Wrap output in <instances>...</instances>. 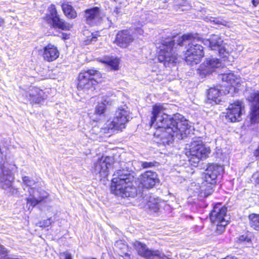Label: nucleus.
Segmentation results:
<instances>
[{"instance_id": "obj_3", "label": "nucleus", "mask_w": 259, "mask_h": 259, "mask_svg": "<svg viewBox=\"0 0 259 259\" xmlns=\"http://www.w3.org/2000/svg\"><path fill=\"white\" fill-rule=\"evenodd\" d=\"M134 177L124 170H119L113 175L111 191L115 195L122 197H134L137 195V189L133 182Z\"/></svg>"}, {"instance_id": "obj_26", "label": "nucleus", "mask_w": 259, "mask_h": 259, "mask_svg": "<svg viewBox=\"0 0 259 259\" xmlns=\"http://www.w3.org/2000/svg\"><path fill=\"white\" fill-rule=\"evenodd\" d=\"M61 7L64 14L68 18L73 19L76 17V13L70 5L68 3H63Z\"/></svg>"}, {"instance_id": "obj_16", "label": "nucleus", "mask_w": 259, "mask_h": 259, "mask_svg": "<svg viewBox=\"0 0 259 259\" xmlns=\"http://www.w3.org/2000/svg\"><path fill=\"white\" fill-rule=\"evenodd\" d=\"M223 171L222 166L218 164H209L205 170L204 179L206 182L211 185L217 183L218 177Z\"/></svg>"}, {"instance_id": "obj_35", "label": "nucleus", "mask_w": 259, "mask_h": 259, "mask_svg": "<svg viewBox=\"0 0 259 259\" xmlns=\"http://www.w3.org/2000/svg\"><path fill=\"white\" fill-rule=\"evenodd\" d=\"M61 255L64 256V259H72L71 254L68 252L61 253Z\"/></svg>"}, {"instance_id": "obj_43", "label": "nucleus", "mask_w": 259, "mask_h": 259, "mask_svg": "<svg viewBox=\"0 0 259 259\" xmlns=\"http://www.w3.org/2000/svg\"><path fill=\"white\" fill-rule=\"evenodd\" d=\"M252 2L253 5L256 6L259 3V0H252Z\"/></svg>"}, {"instance_id": "obj_44", "label": "nucleus", "mask_w": 259, "mask_h": 259, "mask_svg": "<svg viewBox=\"0 0 259 259\" xmlns=\"http://www.w3.org/2000/svg\"><path fill=\"white\" fill-rule=\"evenodd\" d=\"M11 190H12V194H14L15 192H17V190L14 189L13 188H11Z\"/></svg>"}, {"instance_id": "obj_31", "label": "nucleus", "mask_w": 259, "mask_h": 259, "mask_svg": "<svg viewBox=\"0 0 259 259\" xmlns=\"http://www.w3.org/2000/svg\"><path fill=\"white\" fill-rule=\"evenodd\" d=\"M108 104V102H106V100L104 101V102H103L101 104H98V105L96 107L95 110V113L97 114L101 115L103 114L105 109V104Z\"/></svg>"}, {"instance_id": "obj_45", "label": "nucleus", "mask_w": 259, "mask_h": 259, "mask_svg": "<svg viewBox=\"0 0 259 259\" xmlns=\"http://www.w3.org/2000/svg\"><path fill=\"white\" fill-rule=\"evenodd\" d=\"M91 40L92 41H96V36H93L92 39H91Z\"/></svg>"}, {"instance_id": "obj_37", "label": "nucleus", "mask_w": 259, "mask_h": 259, "mask_svg": "<svg viewBox=\"0 0 259 259\" xmlns=\"http://www.w3.org/2000/svg\"><path fill=\"white\" fill-rule=\"evenodd\" d=\"M5 19L0 17V27H2L5 24Z\"/></svg>"}, {"instance_id": "obj_13", "label": "nucleus", "mask_w": 259, "mask_h": 259, "mask_svg": "<svg viewBox=\"0 0 259 259\" xmlns=\"http://www.w3.org/2000/svg\"><path fill=\"white\" fill-rule=\"evenodd\" d=\"M138 180L141 187L147 189L153 188L159 181L157 174L151 170L141 174Z\"/></svg>"}, {"instance_id": "obj_1", "label": "nucleus", "mask_w": 259, "mask_h": 259, "mask_svg": "<svg viewBox=\"0 0 259 259\" xmlns=\"http://www.w3.org/2000/svg\"><path fill=\"white\" fill-rule=\"evenodd\" d=\"M166 105L157 103L153 105L150 126L156 128L154 136L160 144L170 145L174 140H182L191 132V126L183 116L177 114L171 117L165 113Z\"/></svg>"}, {"instance_id": "obj_41", "label": "nucleus", "mask_w": 259, "mask_h": 259, "mask_svg": "<svg viewBox=\"0 0 259 259\" xmlns=\"http://www.w3.org/2000/svg\"><path fill=\"white\" fill-rule=\"evenodd\" d=\"M120 245H122L123 246V247H126V246L124 245V244H122L121 242V241H117L116 242V244H115V245H116L117 246H119Z\"/></svg>"}, {"instance_id": "obj_6", "label": "nucleus", "mask_w": 259, "mask_h": 259, "mask_svg": "<svg viewBox=\"0 0 259 259\" xmlns=\"http://www.w3.org/2000/svg\"><path fill=\"white\" fill-rule=\"evenodd\" d=\"M227 208L223 206L221 203H217L213 207L210 213L211 222L217 225L216 231L218 234H222L225 230V227L228 224L226 217Z\"/></svg>"}, {"instance_id": "obj_40", "label": "nucleus", "mask_w": 259, "mask_h": 259, "mask_svg": "<svg viewBox=\"0 0 259 259\" xmlns=\"http://www.w3.org/2000/svg\"><path fill=\"white\" fill-rule=\"evenodd\" d=\"M113 14H114L115 16H117V15L118 14V13H119V10H118V8H116L114 9V11H113Z\"/></svg>"}, {"instance_id": "obj_38", "label": "nucleus", "mask_w": 259, "mask_h": 259, "mask_svg": "<svg viewBox=\"0 0 259 259\" xmlns=\"http://www.w3.org/2000/svg\"><path fill=\"white\" fill-rule=\"evenodd\" d=\"M98 130H99V127L95 126L92 128V130L90 132V133L91 134H93L94 132H97Z\"/></svg>"}, {"instance_id": "obj_33", "label": "nucleus", "mask_w": 259, "mask_h": 259, "mask_svg": "<svg viewBox=\"0 0 259 259\" xmlns=\"http://www.w3.org/2000/svg\"><path fill=\"white\" fill-rule=\"evenodd\" d=\"M53 222V221L51 218L48 219L46 220H44L42 222H40L38 223L39 226L41 227H46L49 226Z\"/></svg>"}, {"instance_id": "obj_23", "label": "nucleus", "mask_w": 259, "mask_h": 259, "mask_svg": "<svg viewBox=\"0 0 259 259\" xmlns=\"http://www.w3.org/2000/svg\"><path fill=\"white\" fill-rule=\"evenodd\" d=\"M228 94L226 90L211 88L208 91L207 102L210 104H219L221 101L222 96Z\"/></svg>"}, {"instance_id": "obj_39", "label": "nucleus", "mask_w": 259, "mask_h": 259, "mask_svg": "<svg viewBox=\"0 0 259 259\" xmlns=\"http://www.w3.org/2000/svg\"><path fill=\"white\" fill-rule=\"evenodd\" d=\"M136 31L140 35H142L143 33V30L141 28H137Z\"/></svg>"}, {"instance_id": "obj_36", "label": "nucleus", "mask_w": 259, "mask_h": 259, "mask_svg": "<svg viewBox=\"0 0 259 259\" xmlns=\"http://www.w3.org/2000/svg\"><path fill=\"white\" fill-rule=\"evenodd\" d=\"M122 256L124 259H131V255L127 253H123Z\"/></svg>"}, {"instance_id": "obj_7", "label": "nucleus", "mask_w": 259, "mask_h": 259, "mask_svg": "<svg viewBox=\"0 0 259 259\" xmlns=\"http://www.w3.org/2000/svg\"><path fill=\"white\" fill-rule=\"evenodd\" d=\"M101 77V73L96 70L90 69L80 72L78 76L77 88L78 90H88L97 82Z\"/></svg>"}, {"instance_id": "obj_24", "label": "nucleus", "mask_w": 259, "mask_h": 259, "mask_svg": "<svg viewBox=\"0 0 259 259\" xmlns=\"http://www.w3.org/2000/svg\"><path fill=\"white\" fill-rule=\"evenodd\" d=\"M102 63L107 64L112 70H117L119 69V59L113 57H105L100 59Z\"/></svg>"}, {"instance_id": "obj_42", "label": "nucleus", "mask_w": 259, "mask_h": 259, "mask_svg": "<svg viewBox=\"0 0 259 259\" xmlns=\"http://www.w3.org/2000/svg\"><path fill=\"white\" fill-rule=\"evenodd\" d=\"M97 134H95V135H91V138L93 139V140H98V137H97Z\"/></svg>"}, {"instance_id": "obj_5", "label": "nucleus", "mask_w": 259, "mask_h": 259, "mask_svg": "<svg viewBox=\"0 0 259 259\" xmlns=\"http://www.w3.org/2000/svg\"><path fill=\"white\" fill-rule=\"evenodd\" d=\"M189 161L192 165L196 166L200 160L205 158L210 152V149L203 144L200 140L193 141L190 146Z\"/></svg>"}, {"instance_id": "obj_14", "label": "nucleus", "mask_w": 259, "mask_h": 259, "mask_svg": "<svg viewBox=\"0 0 259 259\" xmlns=\"http://www.w3.org/2000/svg\"><path fill=\"white\" fill-rule=\"evenodd\" d=\"M221 61L217 58H207L205 63L202 64L199 68L200 75L205 76L215 71V69L221 67Z\"/></svg>"}, {"instance_id": "obj_46", "label": "nucleus", "mask_w": 259, "mask_h": 259, "mask_svg": "<svg viewBox=\"0 0 259 259\" xmlns=\"http://www.w3.org/2000/svg\"><path fill=\"white\" fill-rule=\"evenodd\" d=\"M257 183H259V179H258V181L257 182Z\"/></svg>"}, {"instance_id": "obj_34", "label": "nucleus", "mask_w": 259, "mask_h": 259, "mask_svg": "<svg viewBox=\"0 0 259 259\" xmlns=\"http://www.w3.org/2000/svg\"><path fill=\"white\" fill-rule=\"evenodd\" d=\"M142 165L143 168H148L153 166L154 165L152 162H144L142 163Z\"/></svg>"}, {"instance_id": "obj_25", "label": "nucleus", "mask_w": 259, "mask_h": 259, "mask_svg": "<svg viewBox=\"0 0 259 259\" xmlns=\"http://www.w3.org/2000/svg\"><path fill=\"white\" fill-rule=\"evenodd\" d=\"M158 199L150 196L149 199L147 202V206L151 212H156L160 209L161 205L158 202Z\"/></svg>"}, {"instance_id": "obj_18", "label": "nucleus", "mask_w": 259, "mask_h": 259, "mask_svg": "<svg viewBox=\"0 0 259 259\" xmlns=\"http://www.w3.org/2000/svg\"><path fill=\"white\" fill-rule=\"evenodd\" d=\"M29 197L27 199V205L32 207L48 197L47 193L42 189L31 188L29 190Z\"/></svg>"}, {"instance_id": "obj_10", "label": "nucleus", "mask_w": 259, "mask_h": 259, "mask_svg": "<svg viewBox=\"0 0 259 259\" xmlns=\"http://www.w3.org/2000/svg\"><path fill=\"white\" fill-rule=\"evenodd\" d=\"M46 19L48 23L54 28L64 30H69L70 28V25L59 17L54 5H51L48 8Z\"/></svg>"}, {"instance_id": "obj_19", "label": "nucleus", "mask_w": 259, "mask_h": 259, "mask_svg": "<svg viewBox=\"0 0 259 259\" xmlns=\"http://www.w3.org/2000/svg\"><path fill=\"white\" fill-rule=\"evenodd\" d=\"M103 17V14L98 7L88 9L85 11L86 22L91 26L98 25L101 23Z\"/></svg>"}, {"instance_id": "obj_30", "label": "nucleus", "mask_w": 259, "mask_h": 259, "mask_svg": "<svg viewBox=\"0 0 259 259\" xmlns=\"http://www.w3.org/2000/svg\"><path fill=\"white\" fill-rule=\"evenodd\" d=\"M238 241L239 243L248 246L251 244V238L248 234H245L239 237Z\"/></svg>"}, {"instance_id": "obj_29", "label": "nucleus", "mask_w": 259, "mask_h": 259, "mask_svg": "<svg viewBox=\"0 0 259 259\" xmlns=\"http://www.w3.org/2000/svg\"><path fill=\"white\" fill-rule=\"evenodd\" d=\"M206 21H209L211 23H213L214 25H217L218 26L223 25L224 26H228V22L225 20H223L220 18H214L212 17H207L205 18Z\"/></svg>"}, {"instance_id": "obj_47", "label": "nucleus", "mask_w": 259, "mask_h": 259, "mask_svg": "<svg viewBox=\"0 0 259 259\" xmlns=\"http://www.w3.org/2000/svg\"><path fill=\"white\" fill-rule=\"evenodd\" d=\"M258 63L259 64V59H258Z\"/></svg>"}, {"instance_id": "obj_27", "label": "nucleus", "mask_w": 259, "mask_h": 259, "mask_svg": "<svg viewBox=\"0 0 259 259\" xmlns=\"http://www.w3.org/2000/svg\"><path fill=\"white\" fill-rule=\"evenodd\" d=\"M250 226L259 231V214L252 213L248 217Z\"/></svg>"}, {"instance_id": "obj_11", "label": "nucleus", "mask_w": 259, "mask_h": 259, "mask_svg": "<svg viewBox=\"0 0 259 259\" xmlns=\"http://www.w3.org/2000/svg\"><path fill=\"white\" fill-rule=\"evenodd\" d=\"M226 118L231 122L239 121L245 112V105L242 101L237 100L229 105L227 109Z\"/></svg>"}, {"instance_id": "obj_9", "label": "nucleus", "mask_w": 259, "mask_h": 259, "mask_svg": "<svg viewBox=\"0 0 259 259\" xmlns=\"http://www.w3.org/2000/svg\"><path fill=\"white\" fill-rule=\"evenodd\" d=\"M138 254L146 259H167L163 253L158 250H152L149 249L145 244L139 241H135L132 243Z\"/></svg>"}, {"instance_id": "obj_12", "label": "nucleus", "mask_w": 259, "mask_h": 259, "mask_svg": "<svg viewBox=\"0 0 259 259\" xmlns=\"http://www.w3.org/2000/svg\"><path fill=\"white\" fill-rule=\"evenodd\" d=\"M113 162L112 157H102L94 164V172L100 174L102 178H106L109 174V170L111 168Z\"/></svg>"}, {"instance_id": "obj_8", "label": "nucleus", "mask_w": 259, "mask_h": 259, "mask_svg": "<svg viewBox=\"0 0 259 259\" xmlns=\"http://www.w3.org/2000/svg\"><path fill=\"white\" fill-rule=\"evenodd\" d=\"M199 41L204 45L208 46L212 50H218L220 55L223 58L227 57L231 52L228 45L223 43V40L219 35L212 34L208 39L201 38Z\"/></svg>"}, {"instance_id": "obj_21", "label": "nucleus", "mask_w": 259, "mask_h": 259, "mask_svg": "<svg viewBox=\"0 0 259 259\" xmlns=\"http://www.w3.org/2000/svg\"><path fill=\"white\" fill-rule=\"evenodd\" d=\"M220 78L223 82H225L227 84L224 83L223 85L226 86L225 89L227 93H230L232 91H235L236 87L239 83L240 78L232 72L221 74Z\"/></svg>"}, {"instance_id": "obj_20", "label": "nucleus", "mask_w": 259, "mask_h": 259, "mask_svg": "<svg viewBox=\"0 0 259 259\" xmlns=\"http://www.w3.org/2000/svg\"><path fill=\"white\" fill-rule=\"evenodd\" d=\"M43 59L48 62H52L56 60L59 56V52L55 46L51 44L44 47L38 51Z\"/></svg>"}, {"instance_id": "obj_28", "label": "nucleus", "mask_w": 259, "mask_h": 259, "mask_svg": "<svg viewBox=\"0 0 259 259\" xmlns=\"http://www.w3.org/2000/svg\"><path fill=\"white\" fill-rule=\"evenodd\" d=\"M23 183L24 184V189L25 190L27 189V191L29 192L31 188L34 189V186L35 185V181L31 179L30 178L25 176L22 178Z\"/></svg>"}, {"instance_id": "obj_32", "label": "nucleus", "mask_w": 259, "mask_h": 259, "mask_svg": "<svg viewBox=\"0 0 259 259\" xmlns=\"http://www.w3.org/2000/svg\"><path fill=\"white\" fill-rule=\"evenodd\" d=\"M213 192L212 187L211 186H208L207 189H201L200 194L201 196L204 197H207L211 194Z\"/></svg>"}, {"instance_id": "obj_4", "label": "nucleus", "mask_w": 259, "mask_h": 259, "mask_svg": "<svg viewBox=\"0 0 259 259\" xmlns=\"http://www.w3.org/2000/svg\"><path fill=\"white\" fill-rule=\"evenodd\" d=\"M131 118L127 107L125 105L120 106L116 110L113 118L107 121L104 127L101 129V132L110 134L115 131H121L125 127V124Z\"/></svg>"}, {"instance_id": "obj_15", "label": "nucleus", "mask_w": 259, "mask_h": 259, "mask_svg": "<svg viewBox=\"0 0 259 259\" xmlns=\"http://www.w3.org/2000/svg\"><path fill=\"white\" fill-rule=\"evenodd\" d=\"M248 101L251 103L250 121L252 124L259 122V91L251 93L248 97Z\"/></svg>"}, {"instance_id": "obj_2", "label": "nucleus", "mask_w": 259, "mask_h": 259, "mask_svg": "<svg viewBox=\"0 0 259 259\" xmlns=\"http://www.w3.org/2000/svg\"><path fill=\"white\" fill-rule=\"evenodd\" d=\"M201 38L192 34H184L182 36H175L162 39L160 44L157 43L159 49L158 59L165 66L176 63L178 59L175 50L176 46H182L188 43V49L185 53V61L190 65L199 63L204 56L202 44L199 41Z\"/></svg>"}, {"instance_id": "obj_22", "label": "nucleus", "mask_w": 259, "mask_h": 259, "mask_svg": "<svg viewBox=\"0 0 259 259\" xmlns=\"http://www.w3.org/2000/svg\"><path fill=\"white\" fill-rule=\"evenodd\" d=\"M44 92L42 90L36 88L30 87L28 91L26 92L24 96L26 100L31 103L39 104L44 100Z\"/></svg>"}, {"instance_id": "obj_17", "label": "nucleus", "mask_w": 259, "mask_h": 259, "mask_svg": "<svg viewBox=\"0 0 259 259\" xmlns=\"http://www.w3.org/2000/svg\"><path fill=\"white\" fill-rule=\"evenodd\" d=\"M134 40L133 32L131 30L118 31L116 36V44L122 48H127Z\"/></svg>"}]
</instances>
